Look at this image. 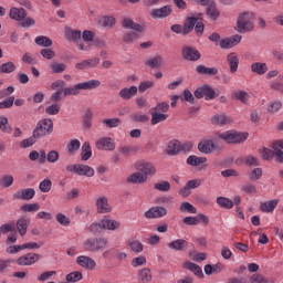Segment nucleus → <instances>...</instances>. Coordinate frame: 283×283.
<instances>
[{
	"instance_id": "f257e3e1",
	"label": "nucleus",
	"mask_w": 283,
	"mask_h": 283,
	"mask_svg": "<svg viewBox=\"0 0 283 283\" xmlns=\"http://www.w3.org/2000/svg\"><path fill=\"white\" fill-rule=\"evenodd\" d=\"M109 241L107 238L97 237V238H88L83 242L84 251H88L90 253H101L107 249Z\"/></svg>"
},
{
	"instance_id": "f03ea898",
	"label": "nucleus",
	"mask_w": 283,
	"mask_h": 283,
	"mask_svg": "<svg viewBox=\"0 0 283 283\" xmlns=\"http://www.w3.org/2000/svg\"><path fill=\"white\" fill-rule=\"evenodd\" d=\"M96 87H101V81L91 80L87 82L75 84L72 87H66L63 90L64 96H77L81 94V90H96Z\"/></svg>"
},
{
	"instance_id": "7ed1b4c3",
	"label": "nucleus",
	"mask_w": 283,
	"mask_h": 283,
	"mask_svg": "<svg viewBox=\"0 0 283 283\" xmlns=\"http://www.w3.org/2000/svg\"><path fill=\"white\" fill-rule=\"evenodd\" d=\"M219 138L229 145H240L249 138V133H240L238 130H228L219 134Z\"/></svg>"
},
{
	"instance_id": "20e7f679",
	"label": "nucleus",
	"mask_w": 283,
	"mask_h": 283,
	"mask_svg": "<svg viewBox=\"0 0 283 283\" xmlns=\"http://www.w3.org/2000/svg\"><path fill=\"white\" fill-rule=\"evenodd\" d=\"M255 24L251 21V13L243 12L237 20V32L239 34H247V32H253Z\"/></svg>"
},
{
	"instance_id": "39448f33",
	"label": "nucleus",
	"mask_w": 283,
	"mask_h": 283,
	"mask_svg": "<svg viewBox=\"0 0 283 283\" xmlns=\"http://www.w3.org/2000/svg\"><path fill=\"white\" fill-rule=\"evenodd\" d=\"M54 132V122L50 118H44L38 122L33 133L35 136L40 138H45V136H50Z\"/></svg>"
},
{
	"instance_id": "423d86ee",
	"label": "nucleus",
	"mask_w": 283,
	"mask_h": 283,
	"mask_svg": "<svg viewBox=\"0 0 283 283\" xmlns=\"http://www.w3.org/2000/svg\"><path fill=\"white\" fill-rule=\"evenodd\" d=\"M66 171L70 174H76L77 176H86L87 178L94 177V168L88 165L73 164L66 166Z\"/></svg>"
},
{
	"instance_id": "0eeeda50",
	"label": "nucleus",
	"mask_w": 283,
	"mask_h": 283,
	"mask_svg": "<svg viewBox=\"0 0 283 283\" xmlns=\"http://www.w3.org/2000/svg\"><path fill=\"white\" fill-rule=\"evenodd\" d=\"M191 147H193L191 144L182 145L179 140L172 139L168 143L166 154L168 156H178L181 151H191Z\"/></svg>"
},
{
	"instance_id": "6e6552de",
	"label": "nucleus",
	"mask_w": 283,
	"mask_h": 283,
	"mask_svg": "<svg viewBox=\"0 0 283 283\" xmlns=\"http://www.w3.org/2000/svg\"><path fill=\"white\" fill-rule=\"evenodd\" d=\"M41 254H36L34 252L27 253L15 260L18 266H32V264H36L39 260H41Z\"/></svg>"
},
{
	"instance_id": "1a4fd4ad",
	"label": "nucleus",
	"mask_w": 283,
	"mask_h": 283,
	"mask_svg": "<svg viewBox=\"0 0 283 283\" xmlns=\"http://www.w3.org/2000/svg\"><path fill=\"white\" fill-rule=\"evenodd\" d=\"M193 94H195V97L206 98V101H213V98H216V90L209 86V84H205L198 87Z\"/></svg>"
},
{
	"instance_id": "9d476101",
	"label": "nucleus",
	"mask_w": 283,
	"mask_h": 283,
	"mask_svg": "<svg viewBox=\"0 0 283 283\" xmlns=\"http://www.w3.org/2000/svg\"><path fill=\"white\" fill-rule=\"evenodd\" d=\"M181 56L185 61L196 62L200 61L202 54L193 46L185 45L181 49Z\"/></svg>"
},
{
	"instance_id": "9b49d317",
	"label": "nucleus",
	"mask_w": 283,
	"mask_h": 283,
	"mask_svg": "<svg viewBox=\"0 0 283 283\" xmlns=\"http://www.w3.org/2000/svg\"><path fill=\"white\" fill-rule=\"evenodd\" d=\"M135 167L142 176L146 177V180L149 176H156V166L151 163H137Z\"/></svg>"
},
{
	"instance_id": "f8f14e48",
	"label": "nucleus",
	"mask_w": 283,
	"mask_h": 283,
	"mask_svg": "<svg viewBox=\"0 0 283 283\" xmlns=\"http://www.w3.org/2000/svg\"><path fill=\"white\" fill-rule=\"evenodd\" d=\"M166 214H167V208L160 207V206H155V207H151L149 210H147L144 213V217L147 220H154V219H158V218H165Z\"/></svg>"
},
{
	"instance_id": "ddd939ff",
	"label": "nucleus",
	"mask_w": 283,
	"mask_h": 283,
	"mask_svg": "<svg viewBox=\"0 0 283 283\" xmlns=\"http://www.w3.org/2000/svg\"><path fill=\"white\" fill-rule=\"evenodd\" d=\"M198 21H202V13H199L197 17H188L184 21V36L193 32V28H196Z\"/></svg>"
},
{
	"instance_id": "4468645a",
	"label": "nucleus",
	"mask_w": 283,
	"mask_h": 283,
	"mask_svg": "<svg viewBox=\"0 0 283 283\" xmlns=\"http://www.w3.org/2000/svg\"><path fill=\"white\" fill-rule=\"evenodd\" d=\"M96 148L99 151H114L116 149V144H114V139L111 137H102L96 142Z\"/></svg>"
},
{
	"instance_id": "2eb2a0df",
	"label": "nucleus",
	"mask_w": 283,
	"mask_h": 283,
	"mask_svg": "<svg viewBox=\"0 0 283 283\" xmlns=\"http://www.w3.org/2000/svg\"><path fill=\"white\" fill-rule=\"evenodd\" d=\"M76 264L82 266V269H86V271H94V269H96V261L87 255L77 256Z\"/></svg>"
},
{
	"instance_id": "dca6fc26",
	"label": "nucleus",
	"mask_w": 283,
	"mask_h": 283,
	"mask_svg": "<svg viewBox=\"0 0 283 283\" xmlns=\"http://www.w3.org/2000/svg\"><path fill=\"white\" fill-rule=\"evenodd\" d=\"M36 196L34 188L20 189L13 195V200H32Z\"/></svg>"
},
{
	"instance_id": "f3484780",
	"label": "nucleus",
	"mask_w": 283,
	"mask_h": 283,
	"mask_svg": "<svg viewBox=\"0 0 283 283\" xmlns=\"http://www.w3.org/2000/svg\"><path fill=\"white\" fill-rule=\"evenodd\" d=\"M218 149V146L211 139H203L198 144V150L201 154H213Z\"/></svg>"
},
{
	"instance_id": "a211bd4d",
	"label": "nucleus",
	"mask_w": 283,
	"mask_h": 283,
	"mask_svg": "<svg viewBox=\"0 0 283 283\" xmlns=\"http://www.w3.org/2000/svg\"><path fill=\"white\" fill-rule=\"evenodd\" d=\"M212 125H231L233 123V117L228 116L224 113L216 114L211 117Z\"/></svg>"
},
{
	"instance_id": "6ab92c4d",
	"label": "nucleus",
	"mask_w": 283,
	"mask_h": 283,
	"mask_svg": "<svg viewBox=\"0 0 283 283\" xmlns=\"http://www.w3.org/2000/svg\"><path fill=\"white\" fill-rule=\"evenodd\" d=\"M172 9L171 6H164L159 9H154L150 13L153 19H167L169 14H171Z\"/></svg>"
},
{
	"instance_id": "aec40b11",
	"label": "nucleus",
	"mask_w": 283,
	"mask_h": 283,
	"mask_svg": "<svg viewBox=\"0 0 283 283\" xmlns=\"http://www.w3.org/2000/svg\"><path fill=\"white\" fill-rule=\"evenodd\" d=\"M9 17L13 21H23L28 17V11L23 8L12 7L9 11Z\"/></svg>"
},
{
	"instance_id": "412c9836",
	"label": "nucleus",
	"mask_w": 283,
	"mask_h": 283,
	"mask_svg": "<svg viewBox=\"0 0 283 283\" xmlns=\"http://www.w3.org/2000/svg\"><path fill=\"white\" fill-rule=\"evenodd\" d=\"M237 163L238 165H247V167H260V160L253 155L240 157Z\"/></svg>"
},
{
	"instance_id": "4be33fe9",
	"label": "nucleus",
	"mask_w": 283,
	"mask_h": 283,
	"mask_svg": "<svg viewBox=\"0 0 283 283\" xmlns=\"http://www.w3.org/2000/svg\"><path fill=\"white\" fill-rule=\"evenodd\" d=\"M65 39L72 41L73 43H78L81 41L82 32L81 30H74L70 27H66L64 30Z\"/></svg>"
},
{
	"instance_id": "5701e85b",
	"label": "nucleus",
	"mask_w": 283,
	"mask_h": 283,
	"mask_svg": "<svg viewBox=\"0 0 283 283\" xmlns=\"http://www.w3.org/2000/svg\"><path fill=\"white\" fill-rule=\"evenodd\" d=\"M138 94V86L124 87L119 91V98L123 101H129Z\"/></svg>"
},
{
	"instance_id": "b1692460",
	"label": "nucleus",
	"mask_w": 283,
	"mask_h": 283,
	"mask_svg": "<svg viewBox=\"0 0 283 283\" xmlns=\"http://www.w3.org/2000/svg\"><path fill=\"white\" fill-rule=\"evenodd\" d=\"M98 63H101V59L93 57V59L84 60L80 63H76L75 67H76V70H90L92 67H96V65H98Z\"/></svg>"
},
{
	"instance_id": "393cba45",
	"label": "nucleus",
	"mask_w": 283,
	"mask_h": 283,
	"mask_svg": "<svg viewBox=\"0 0 283 283\" xmlns=\"http://www.w3.org/2000/svg\"><path fill=\"white\" fill-rule=\"evenodd\" d=\"M123 28H125L126 30H134L135 32H145V27H143L142 24H138L136 22H134V20L129 19V18H125L122 22Z\"/></svg>"
},
{
	"instance_id": "a878e982",
	"label": "nucleus",
	"mask_w": 283,
	"mask_h": 283,
	"mask_svg": "<svg viewBox=\"0 0 283 283\" xmlns=\"http://www.w3.org/2000/svg\"><path fill=\"white\" fill-rule=\"evenodd\" d=\"M187 247H189V242L185 239H176L168 243V249H170V251H185Z\"/></svg>"
},
{
	"instance_id": "bb28decb",
	"label": "nucleus",
	"mask_w": 283,
	"mask_h": 283,
	"mask_svg": "<svg viewBox=\"0 0 283 283\" xmlns=\"http://www.w3.org/2000/svg\"><path fill=\"white\" fill-rule=\"evenodd\" d=\"M227 62L231 74H235V72H238V65H240V59L238 57V54L234 52L228 54Z\"/></svg>"
},
{
	"instance_id": "cd10ccee",
	"label": "nucleus",
	"mask_w": 283,
	"mask_h": 283,
	"mask_svg": "<svg viewBox=\"0 0 283 283\" xmlns=\"http://www.w3.org/2000/svg\"><path fill=\"white\" fill-rule=\"evenodd\" d=\"M97 213H109L112 206H109L106 197H99L96 201Z\"/></svg>"
},
{
	"instance_id": "c85d7f7f",
	"label": "nucleus",
	"mask_w": 283,
	"mask_h": 283,
	"mask_svg": "<svg viewBox=\"0 0 283 283\" xmlns=\"http://www.w3.org/2000/svg\"><path fill=\"white\" fill-rule=\"evenodd\" d=\"M280 201L277 199L269 200L260 203V211L263 213H273Z\"/></svg>"
},
{
	"instance_id": "c756f323",
	"label": "nucleus",
	"mask_w": 283,
	"mask_h": 283,
	"mask_svg": "<svg viewBox=\"0 0 283 283\" xmlns=\"http://www.w3.org/2000/svg\"><path fill=\"white\" fill-rule=\"evenodd\" d=\"M251 72L254 74H259V76H262L269 72V66L266 63H261V62H254L251 64Z\"/></svg>"
},
{
	"instance_id": "7c9ffc66",
	"label": "nucleus",
	"mask_w": 283,
	"mask_h": 283,
	"mask_svg": "<svg viewBox=\"0 0 283 283\" xmlns=\"http://www.w3.org/2000/svg\"><path fill=\"white\" fill-rule=\"evenodd\" d=\"M127 182H130V185H143L147 182V179L140 171L137 170V172L132 174L127 178Z\"/></svg>"
},
{
	"instance_id": "2f4dec72",
	"label": "nucleus",
	"mask_w": 283,
	"mask_h": 283,
	"mask_svg": "<svg viewBox=\"0 0 283 283\" xmlns=\"http://www.w3.org/2000/svg\"><path fill=\"white\" fill-rule=\"evenodd\" d=\"M186 163L190 167H200V165H205V163H207V157H198L196 155H190L187 158Z\"/></svg>"
},
{
	"instance_id": "473e14b6",
	"label": "nucleus",
	"mask_w": 283,
	"mask_h": 283,
	"mask_svg": "<svg viewBox=\"0 0 283 283\" xmlns=\"http://www.w3.org/2000/svg\"><path fill=\"white\" fill-rule=\"evenodd\" d=\"M184 268L188 269V271H191L195 275H197V277H205V273H202V268L193 262H186L184 264Z\"/></svg>"
},
{
	"instance_id": "72a5a7b5",
	"label": "nucleus",
	"mask_w": 283,
	"mask_h": 283,
	"mask_svg": "<svg viewBox=\"0 0 283 283\" xmlns=\"http://www.w3.org/2000/svg\"><path fill=\"white\" fill-rule=\"evenodd\" d=\"M224 270V265L222 263H217V264H207L203 268V271L206 275H213V273H220Z\"/></svg>"
},
{
	"instance_id": "f704fd0d",
	"label": "nucleus",
	"mask_w": 283,
	"mask_h": 283,
	"mask_svg": "<svg viewBox=\"0 0 283 283\" xmlns=\"http://www.w3.org/2000/svg\"><path fill=\"white\" fill-rule=\"evenodd\" d=\"M102 222L104 224V230L108 231H116V229L120 228V222L116 220L108 219L107 217H104L102 219Z\"/></svg>"
},
{
	"instance_id": "c9c22d12",
	"label": "nucleus",
	"mask_w": 283,
	"mask_h": 283,
	"mask_svg": "<svg viewBox=\"0 0 283 283\" xmlns=\"http://www.w3.org/2000/svg\"><path fill=\"white\" fill-rule=\"evenodd\" d=\"M196 72L198 74H205L206 76H216L218 74V69L217 67H207V66L200 64L196 67Z\"/></svg>"
},
{
	"instance_id": "e433bc0d",
	"label": "nucleus",
	"mask_w": 283,
	"mask_h": 283,
	"mask_svg": "<svg viewBox=\"0 0 283 283\" xmlns=\"http://www.w3.org/2000/svg\"><path fill=\"white\" fill-rule=\"evenodd\" d=\"M167 118H169L168 114L158 113L155 111L151 113L150 123H151V125H158V123H165V120H167Z\"/></svg>"
},
{
	"instance_id": "4c0bfd02",
	"label": "nucleus",
	"mask_w": 283,
	"mask_h": 283,
	"mask_svg": "<svg viewBox=\"0 0 283 283\" xmlns=\"http://www.w3.org/2000/svg\"><path fill=\"white\" fill-rule=\"evenodd\" d=\"M207 15L212 19V21H218V18L220 17V11H218V8L216 7V2H210L207 8Z\"/></svg>"
},
{
	"instance_id": "58836bf2",
	"label": "nucleus",
	"mask_w": 283,
	"mask_h": 283,
	"mask_svg": "<svg viewBox=\"0 0 283 283\" xmlns=\"http://www.w3.org/2000/svg\"><path fill=\"white\" fill-rule=\"evenodd\" d=\"M102 28H114L116 25V19L112 15H104L98 20Z\"/></svg>"
},
{
	"instance_id": "ea45409f",
	"label": "nucleus",
	"mask_w": 283,
	"mask_h": 283,
	"mask_svg": "<svg viewBox=\"0 0 283 283\" xmlns=\"http://www.w3.org/2000/svg\"><path fill=\"white\" fill-rule=\"evenodd\" d=\"M17 229L21 237L28 233V219L25 217H22L17 221Z\"/></svg>"
},
{
	"instance_id": "a19ab883",
	"label": "nucleus",
	"mask_w": 283,
	"mask_h": 283,
	"mask_svg": "<svg viewBox=\"0 0 283 283\" xmlns=\"http://www.w3.org/2000/svg\"><path fill=\"white\" fill-rule=\"evenodd\" d=\"M50 70L53 72V74H63V72L67 70V65L61 62H52L50 64Z\"/></svg>"
},
{
	"instance_id": "79ce46f5",
	"label": "nucleus",
	"mask_w": 283,
	"mask_h": 283,
	"mask_svg": "<svg viewBox=\"0 0 283 283\" xmlns=\"http://www.w3.org/2000/svg\"><path fill=\"white\" fill-rule=\"evenodd\" d=\"M35 44L40 45V48H52V39L45 36V35H39L35 38Z\"/></svg>"
},
{
	"instance_id": "37998d69",
	"label": "nucleus",
	"mask_w": 283,
	"mask_h": 283,
	"mask_svg": "<svg viewBox=\"0 0 283 283\" xmlns=\"http://www.w3.org/2000/svg\"><path fill=\"white\" fill-rule=\"evenodd\" d=\"M88 231L91 233H93V235H96V234L102 233L103 231H105V224L103 223V219L99 220L98 222L92 223L88 227Z\"/></svg>"
},
{
	"instance_id": "c03bdc74",
	"label": "nucleus",
	"mask_w": 283,
	"mask_h": 283,
	"mask_svg": "<svg viewBox=\"0 0 283 283\" xmlns=\"http://www.w3.org/2000/svg\"><path fill=\"white\" fill-rule=\"evenodd\" d=\"M81 158L82 160H90L92 158V146H90V142H85L82 146L81 151Z\"/></svg>"
},
{
	"instance_id": "a18cd8bd",
	"label": "nucleus",
	"mask_w": 283,
	"mask_h": 283,
	"mask_svg": "<svg viewBox=\"0 0 283 283\" xmlns=\"http://www.w3.org/2000/svg\"><path fill=\"white\" fill-rule=\"evenodd\" d=\"M217 205H219V207L222 209H233V200L227 197H218Z\"/></svg>"
},
{
	"instance_id": "49530a36",
	"label": "nucleus",
	"mask_w": 283,
	"mask_h": 283,
	"mask_svg": "<svg viewBox=\"0 0 283 283\" xmlns=\"http://www.w3.org/2000/svg\"><path fill=\"white\" fill-rule=\"evenodd\" d=\"M17 70V65H14V62H7L0 64V74H12Z\"/></svg>"
},
{
	"instance_id": "de8ad7c7",
	"label": "nucleus",
	"mask_w": 283,
	"mask_h": 283,
	"mask_svg": "<svg viewBox=\"0 0 283 283\" xmlns=\"http://www.w3.org/2000/svg\"><path fill=\"white\" fill-rule=\"evenodd\" d=\"M39 139H40V137L36 136L33 132L31 137L23 139L20 143V147H22V149H28V147H32V145H34L36 143V140H39Z\"/></svg>"
},
{
	"instance_id": "09e8293b",
	"label": "nucleus",
	"mask_w": 283,
	"mask_h": 283,
	"mask_svg": "<svg viewBox=\"0 0 283 283\" xmlns=\"http://www.w3.org/2000/svg\"><path fill=\"white\" fill-rule=\"evenodd\" d=\"M14 262V259H0V274L8 273V269H10Z\"/></svg>"
},
{
	"instance_id": "8fccbe9b",
	"label": "nucleus",
	"mask_w": 283,
	"mask_h": 283,
	"mask_svg": "<svg viewBox=\"0 0 283 283\" xmlns=\"http://www.w3.org/2000/svg\"><path fill=\"white\" fill-rule=\"evenodd\" d=\"M12 185H14V177H12V175H4L0 179V187H2V189H8L12 187Z\"/></svg>"
},
{
	"instance_id": "3c124183",
	"label": "nucleus",
	"mask_w": 283,
	"mask_h": 283,
	"mask_svg": "<svg viewBox=\"0 0 283 283\" xmlns=\"http://www.w3.org/2000/svg\"><path fill=\"white\" fill-rule=\"evenodd\" d=\"M81 149V142L78 139H72L67 146H66V151L69 154H76Z\"/></svg>"
},
{
	"instance_id": "603ef678",
	"label": "nucleus",
	"mask_w": 283,
	"mask_h": 283,
	"mask_svg": "<svg viewBox=\"0 0 283 283\" xmlns=\"http://www.w3.org/2000/svg\"><path fill=\"white\" fill-rule=\"evenodd\" d=\"M103 125H106L109 129L114 128V127H120V124L123 123V120H120V118L118 117H114V118H106L103 119Z\"/></svg>"
},
{
	"instance_id": "864d4df0",
	"label": "nucleus",
	"mask_w": 283,
	"mask_h": 283,
	"mask_svg": "<svg viewBox=\"0 0 283 283\" xmlns=\"http://www.w3.org/2000/svg\"><path fill=\"white\" fill-rule=\"evenodd\" d=\"M145 65H148V67H151V70H155V67H160L163 65V56L157 55L146 61Z\"/></svg>"
},
{
	"instance_id": "5fc2aeb1",
	"label": "nucleus",
	"mask_w": 283,
	"mask_h": 283,
	"mask_svg": "<svg viewBox=\"0 0 283 283\" xmlns=\"http://www.w3.org/2000/svg\"><path fill=\"white\" fill-rule=\"evenodd\" d=\"M138 277H139V282H143V283L151 282V271L145 268L139 271Z\"/></svg>"
},
{
	"instance_id": "6e6d98bb",
	"label": "nucleus",
	"mask_w": 283,
	"mask_h": 283,
	"mask_svg": "<svg viewBox=\"0 0 283 283\" xmlns=\"http://www.w3.org/2000/svg\"><path fill=\"white\" fill-rule=\"evenodd\" d=\"M0 129L4 134H11L12 132V126H10V123L8 122V117L6 116H0Z\"/></svg>"
},
{
	"instance_id": "4d7b16f0",
	"label": "nucleus",
	"mask_w": 283,
	"mask_h": 283,
	"mask_svg": "<svg viewBox=\"0 0 283 283\" xmlns=\"http://www.w3.org/2000/svg\"><path fill=\"white\" fill-rule=\"evenodd\" d=\"M233 97L243 104L249 103V93L247 91H235Z\"/></svg>"
},
{
	"instance_id": "13d9d810",
	"label": "nucleus",
	"mask_w": 283,
	"mask_h": 283,
	"mask_svg": "<svg viewBox=\"0 0 283 283\" xmlns=\"http://www.w3.org/2000/svg\"><path fill=\"white\" fill-rule=\"evenodd\" d=\"M241 191L250 196H254L255 193H258V186H255L254 184L248 182L241 187Z\"/></svg>"
},
{
	"instance_id": "bf43d9fd",
	"label": "nucleus",
	"mask_w": 283,
	"mask_h": 283,
	"mask_svg": "<svg viewBox=\"0 0 283 283\" xmlns=\"http://www.w3.org/2000/svg\"><path fill=\"white\" fill-rule=\"evenodd\" d=\"M180 211L182 213L187 212V213H198V209H196V207L191 203H189L188 201H184L180 205Z\"/></svg>"
},
{
	"instance_id": "052dcab7",
	"label": "nucleus",
	"mask_w": 283,
	"mask_h": 283,
	"mask_svg": "<svg viewBox=\"0 0 283 283\" xmlns=\"http://www.w3.org/2000/svg\"><path fill=\"white\" fill-rule=\"evenodd\" d=\"M60 112L61 105H59V103H54L45 107V114H48V116H56Z\"/></svg>"
},
{
	"instance_id": "680f3d73",
	"label": "nucleus",
	"mask_w": 283,
	"mask_h": 283,
	"mask_svg": "<svg viewBox=\"0 0 283 283\" xmlns=\"http://www.w3.org/2000/svg\"><path fill=\"white\" fill-rule=\"evenodd\" d=\"M20 209L24 213H33L34 211H39V209H41V206L39 203H25Z\"/></svg>"
},
{
	"instance_id": "e2e57ef3",
	"label": "nucleus",
	"mask_w": 283,
	"mask_h": 283,
	"mask_svg": "<svg viewBox=\"0 0 283 283\" xmlns=\"http://www.w3.org/2000/svg\"><path fill=\"white\" fill-rule=\"evenodd\" d=\"M39 189L42 193H49L52 190V180L44 179L40 182Z\"/></svg>"
},
{
	"instance_id": "0e129e2a",
	"label": "nucleus",
	"mask_w": 283,
	"mask_h": 283,
	"mask_svg": "<svg viewBox=\"0 0 283 283\" xmlns=\"http://www.w3.org/2000/svg\"><path fill=\"white\" fill-rule=\"evenodd\" d=\"M260 154H261V157L263 158V160H273L275 150L274 149L272 150V149H269L266 147H263L260 150Z\"/></svg>"
},
{
	"instance_id": "69168bd1",
	"label": "nucleus",
	"mask_w": 283,
	"mask_h": 283,
	"mask_svg": "<svg viewBox=\"0 0 283 283\" xmlns=\"http://www.w3.org/2000/svg\"><path fill=\"white\" fill-rule=\"evenodd\" d=\"M129 249L134 251V253H143L144 245L138 240L129 241Z\"/></svg>"
},
{
	"instance_id": "338daca9",
	"label": "nucleus",
	"mask_w": 283,
	"mask_h": 283,
	"mask_svg": "<svg viewBox=\"0 0 283 283\" xmlns=\"http://www.w3.org/2000/svg\"><path fill=\"white\" fill-rule=\"evenodd\" d=\"M83 280V273L80 271L71 272L66 275V282H81Z\"/></svg>"
},
{
	"instance_id": "774afa93",
	"label": "nucleus",
	"mask_w": 283,
	"mask_h": 283,
	"mask_svg": "<svg viewBox=\"0 0 283 283\" xmlns=\"http://www.w3.org/2000/svg\"><path fill=\"white\" fill-rule=\"evenodd\" d=\"M94 114L92 113V111H86L84 117H83V127H85V129H90L92 127V118H93Z\"/></svg>"
}]
</instances>
